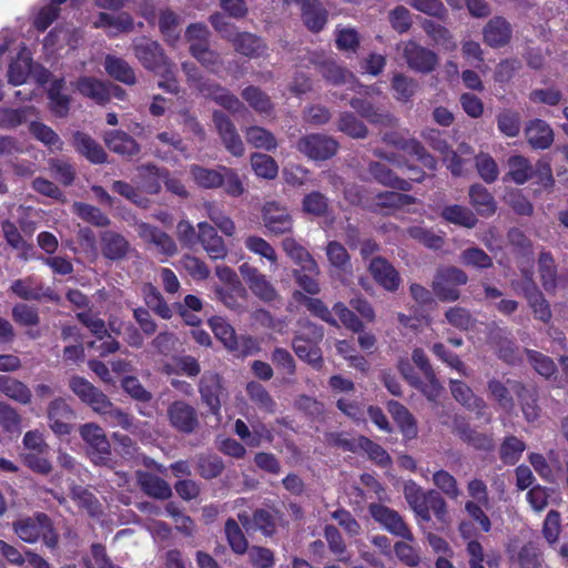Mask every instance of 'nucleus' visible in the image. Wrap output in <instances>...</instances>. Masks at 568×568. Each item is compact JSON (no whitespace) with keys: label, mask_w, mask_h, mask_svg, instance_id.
<instances>
[{"label":"nucleus","mask_w":568,"mask_h":568,"mask_svg":"<svg viewBox=\"0 0 568 568\" xmlns=\"http://www.w3.org/2000/svg\"><path fill=\"white\" fill-rule=\"evenodd\" d=\"M13 529L18 537L28 544H33L42 538L49 548L57 546V536L53 532L49 517L44 514L21 518L13 524Z\"/></svg>","instance_id":"nucleus-2"},{"label":"nucleus","mask_w":568,"mask_h":568,"mask_svg":"<svg viewBox=\"0 0 568 568\" xmlns=\"http://www.w3.org/2000/svg\"><path fill=\"white\" fill-rule=\"evenodd\" d=\"M251 165L255 174L272 180L277 175L278 166L273 158L263 153H255L251 158Z\"/></svg>","instance_id":"nucleus-61"},{"label":"nucleus","mask_w":568,"mask_h":568,"mask_svg":"<svg viewBox=\"0 0 568 568\" xmlns=\"http://www.w3.org/2000/svg\"><path fill=\"white\" fill-rule=\"evenodd\" d=\"M79 433L90 448L92 460L95 464H105L111 449L103 429L94 423H87L80 426Z\"/></svg>","instance_id":"nucleus-8"},{"label":"nucleus","mask_w":568,"mask_h":568,"mask_svg":"<svg viewBox=\"0 0 568 568\" xmlns=\"http://www.w3.org/2000/svg\"><path fill=\"white\" fill-rule=\"evenodd\" d=\"M302 19L308 30L321 31L327 22V11L317 0H303Z\"/></svg>","instance_id":"nucleus-33"},{"label":"nucleus","mask_w":568,"mask_h":568,"mask_svg":"<svg viewBox=\"0 0 568 568\" xmlns=\"http://www.w3.org/2000/svg\"><path fill=\"white\" fill-rule=\"evenodd\" d=\"M383 140L406 154L415 156V159L427 169L436 170L437 161L433 155L426 152L424 146L416 139L404 138L397 132H388L384 134Z\"/></svg>","instance_id":"nucleus-11"},{"label":"nucleus","mask_w":568,"mask_h":568,"mask_svg":"<svg viewBox=\"0 0 568 568\" xmlns=\"http://www.w3.org/2000/svg\"><path fill=\"white\" fill-rule=\"evenodd\" d=\"M190 172L194 182L200 187L216 189L221 186V174H223L222 166L217 169H206L200 165H192Z\"/></svg>","instance_id":"nucleus-50"},{"label":"nucleus","mask_w":568,"mask_h":568,"mask_svg":"<svg viewBox=\"0 0 568 568\" xmlns=\"http://www.w3.org/2000/svg\"><path fill=\"white\" fill-rule=\"evenodd\" d=\"M442 216L449 223L471 229L477 223V217L467 207L462 205H448L442 211Z\"/></svg>","instance_id":"nucleus-48"},{"label":"nucleus","mask_w":568,"mask_h":568,"mask_svg":"<svg viewBox=\"0 0 568 568\" xmlns=\"http://www.w3.org/2000/svg\"><path fill=\"white\" fill-rule=\"evenodd\" d=\"M75 150L92 163L100 164L105 162L106 153L103 148L90 135L77 132L73 136Z\"/></svg>","instance_id":"nucleus-32"},{"label":"nucleus","mask_w":568,"mask_h":568,"mask_svg":"<svg viewBox=\"0 0 568 568\" xmlns=\"http://www.w3.org/2000/svg\"><path fill=\"white\" fill-rule=\"evenodd\" d=\"M183 70L191 84L196 88L203 95L212 98L221 106L233 113L240 112L244 109L242 102L234 94H231L226 89L209 81H203L195 65L184 63Z\"/></svg>","instance_id":"nucleus-3"},{"label":"nucleus","mask_w":568,"mask_h":568,"mask_svg":"<svg viewBox=\"0 0 568 568\" xmlns=\"http://www.w3.org/2000/svg\"><path fill=\"white\" fill-rule=\"evenodd\" d=\"M368 271L375 282L388 292H395L402 284L398 271L384 257L371 260Z\"/></svg>","instance_id":"nucleus-18"},{"label":"nucleus","mask_w":568,"mask_h":568,"mask_svg":"<svg viewBox=\"0 0 568 568\" xmlns=\"http://www.w3.org/2000/svg\"><path fill=\"white\" fill-rule=\"evenodd\" d=\"M97 413L104 416L105 422L112 427H122L123 429L135 433V425L133 417L128 413L116 408L110 402V406L105 407L104 410H97Z\"/></svg>","instance_id":"nucleus-58"},{"label":"nucleus","mask_w":568,"mask_h":568,"mask_svg":"<svg viewBox=\"0 0 568 568\" xmlns=\"http://www.w3.org/2000/svg\"><path fill=\"white\" fill-rule=\"evenodd\" d=\"M108 148L121 155L131 156L139 152L140 148L135 140L123 131H111L104 138Z\"/></svg>","instance_id":"nucleus-39"},{"label":"nucleus","mask_w":568,"mask_h":568,"mask_svg":"<svg viewBox=\"0 0 568 568\" xmlns=\"http://www.w3.org/2000/svg\"><path fill=\"white\" fill-rule=\"evenodd\" d=\"M197 229V241L202 244L209 256L213 260L224 258L227 254V248L215 227L206 222H200Z\"/></svg>","instance_id":"nucleus-24"},{"label":"nucleus","mask_w":568,"mask_h":568,"mask_svg":"<svg viewBox=\"0 0 568 568\" xmlns=\"http://www.w3.org/2000/svg\"><path fill=\"white\" fill-rule=\"evenodd\" d=\"M210 326L215 337L220 339L227 349H239V337L234 328L223 317H212L210 320Z\"/></svg>","instance_id":"nucleus-44"},{"label":"nucleus","mask_w":568,"mask_h":568,"mask_svg":"<svg viewBox=\"0 0 568 568\" xmlns=\"http://www.w3.org/2000/svg\"><path fill=\"white\" fill-rule=\"evenodd\" d=\"M387 409L400 428L404 437L407 439L415 438L417 435V426L408 409L396 400L388 402Z\"/></svg>","instance_id":"nucleus-36"},{"label":"nucleus","mask_w":568,"mask_h":568,"mask_svg":"<svg viewBox=\"0 0 568 568\" xmlns=\"http://www.w3.org/2000/svg\"><path fill=\"white\" fill-rule=\"evenodd\" d=\"M405 497L418 517L426 521L430 519V515L427 514L428 493L412 484L405 487Z\"/></svg>","instance_id":"nucleus-55"},{"label":"nucleus","mask_w":568,"mask_h":568,"mask_svg":"<svg viewBox=\"0 0 568 568\" xmlns=\"http://www.w3.org/2000/svg\"><path fill=\"white\" fill-rule=\"evenodd\" d=\"M30 132L33 136L47 145L51 151H59L62 149V141L58 134L49 126L41 122H31Z\"/></svg>","instance_id":"nucleus-60"},{"label":"nucleus","mask_w":568,"mask_h":568,"mask_svg":"<svg viewBox=\"0 0 568 568\" xmlns=\"http://www.w3.org/2000/svg\"><path fill=\"white\" fill-rule=\"evenodd\" d=\"M285 253L296 263L302 271L318 274L320 270L313 256L300 245L293 237H286L282 242Z\"/></svg>","instance_id":"nucleus-29"},{"label":"nucleus","mask_w":568,"mask_h":568,"mask_svg":"<svg viewBox=\"0 0 568 568\" xmlns=\"http://www.w3.org/2000/svg\"><path fill=\"white\" fill-rule=\"evenodd\" d=\"M144 301L146 305L160 317L169 320L172 317V308L164 301L159 290L152 284H145L143 287Z\"/></svg>","instance_id":"nucleus-53"},{"label":"nucleus","mask_w":568,"mask_h":568,"mask_svg":"<svg viewBox=\"0 0 568 568\" xmlns=\"http://www.w3.org/2000/svg\"><path fill=\"white\" fill-rule=\"evenodd\" d=\"M313 64L314 68L323 75V78L334 85L338 84H354L353 74L346 69L336 63L331 54L324 52H310L307 54V63Z\"/></svg>","instance_id":"nucleus-6"},{"label":"nucleus","mask_w":568,"mask_h":568,"mask_svg":"<svg viewBox=\"0 0 568 568\" xmlns=\"http://www.w3.org/2000/svg\"><path fill=\"white\" fill-rule=\"evenodd\" d=\"M168 416L171 425L182 433H192L199 423L195 409L183 400L173 402L168 408Z\"/></svg>","instance_id":"nucleus-21"},{"label":"nucleus","mask_w":568,"mask_h":568,"mask_svg":"<svg viewBox=\"0 0 568 568\" xmlns=\"http://www.w3.org/2000/svg\"><path fill=\"white\" fill-rule=\"evenodd\" d=\"M73 417V409L63 398H57L49 404V426L55 435H69L72 430V424L70 422Z\"/></svg>","instance_id":"nucleus-17"},{"label":"nucleus","mask_w":568,"mask_h":568,"mask_svg":"<svg viewBox=\"0 0 568 568\" xmlns=\"http://www.w3.org/2000/svg\"><path fill=\"white\" fill-rule=\"evenodd\" d=\"M77 90L85 98L98 104L106 103L111 98L109 85L95 78L82 77L77 81Z\"/></svg>","instance_id":"nucleus-31"},{"label":"nucleus","mask_w":568,"mask_h":568,"mask_svg":"<svg viewBox=\"0 0 568 568\" xmlns=\"http://www.w3.org/2000/svg\"><path fill=\"white\" fill-rule=\"evenodd\" d=\"M95 28H104L109 36L114 37L120 32L128 31L132 28V19L126 13L110 14L100 13L99 18L93 22Z\"/></svg>","instance_id":"nucleus-41"},{"label":"nucleus","mask_w":568,"mask_h":568,"mask_svg":"<svg viewBox=\"0 0 568 568\" xmlns=\"http://www.w3.org/2000/svg\"><path fill=\"white\" fill-rule=\"evenodd\" d=\"M483 34L489 47L499 48L510 40L511 27L504 18L495 17L485 26Z\"/></svg>","instance_id":"nucleus-27"},{"label":"nucleus","mask_w":568,"mask_h":568,"mask_svg":"<svg viewBox=\"0 0 568 568\" xmlns=\"http://www.w3.org/2000/svg\"><path fill=\"white\" fill-rule=\"evenodd\" d=\"M32 71L38 83L44 84L49 81V71L41 67H34V69H32L31 52L26 45H21L17 59L13 60L9 65V83L12 85L23 84Z\"/></svg>","instance_id":"nucleus-5"},{"label":"nucleus","mask_w":568,"mask_h":568,"mask_svg":"<svg viewBox=\"0 0 568 568\" xmlns=\"http://www.w3.org/2000/svg\"><path fill=\"white\" fill-rule=\"evenodd\" d=\"M423 138L430 146L443 155V161L453 175L458 176L464 173L463 166L465 161L457 152L449 149L448 143L442 138V133L435 129H427L423 132Z\"/></svg>","instance_id":"nucleus-14"},{"label":"nucleus","mask_w":568,"mask_h":568,"mask_svg":"<svg viewBox=\"0 0 568 568\" xmlns=\"http://www.w3.org/2000/svg\"><path fill=\"white\" fill-rule=\"evenodd\" d=\"M305 333H297L293 342V349L298 358L307 362L314 368H321L323 364V356L317 343H313L305 338Z\"/></svg>","instance_id":"nucleus-34"},{"label":"nucleus","mask_w":568,"mask_h":568,"mask_svg":"<svg viewBox=\"0 0 568 568\" xmlns=\"http://www.w3.org/2000/svg\"><path fill=\"white\" fill-rule=\"evenodd\" d=\"M351 106L371 123L394 126L396 119L388 112L374 109L371 103L361 99L351 100Z\"/></svg>","instance_id":"nucleus-37"},{"label":"nucleus","mask_w":568,"mask_h":568,"mask_svg":"<svg viewBox=\"0 0 568 568\" xmlns=\"http://www.w3.org/2000/svg\"><path fill=\"white\" fill-rule=\"evenodd\" d=\"M369 513L372 517L378 521L385 529H387L390 534L402 537L406 540H413V534L409 528L406 526L402 517L389 509L388 507L379 504H373L369 507Z\"/></svg>","instance_id":"nucleus-15"},{"label":"nucleus","mask_w":568,"mask_h":568,"mask_svg":"<svg viewBox=\"0 0 568 568\" xmlns=\"http://www.w3.org/2000/svg\"><path fill=\"white\" fill-rule=\"evenodd\" d=\"M0 392L21 404H28L31 399V390L27 385L10 376H0Z\"/></svg>","instance_id":"nucleus-46"},{"label":"nucleus","mask_w":568,"mask_h":568,"mask_svg":"<svg viewBox=\"0 0 568 568\" xmlns=\"http://www.w3.org/2000/svg\"><path fill=\"white\" fill-rule=\"evenodd\" d=\"M239 519L242 525L246 528H255L261 530L265 536H270L274 531V519L273 516L264 509L256 510L253 515L252 524L248 520V516L246 514H240Z\"/></svg>","instance_id":"nucleus-56"},{"label":"nucleus","mask_w":568,"mask_h":568,"mask_svg":"<svg viewBox=\"0 0 568 568\" xmlns=\"http://www.w3.org/2000/svg\"><path fill=\"white\" fill-rule=\"evenodd\" d=\"M64 87L63 79L54 80L48 91L50 108L58 116H64L69 111L70 98L62 93Z\"/></svg>","instance_id":"nucleus-51"},{"label":"nucleus","mask_w":568,"mask_h":568,"mask_svg":"<svg viewBox=\"0 0 568 568\" xmlns=\"http://www.w3.org/2000/svg\"><path fill=\"white\" fill-rule=\"evenodd\" d=\"M525 134L528 143L534 149L545 150L554 142L552 129L549 124L539 119L532 120L527 124Z\"/></svg>","instance_id":"nucleus-28"},{"label":"nucleus","mask_w":568,"mask_h":568,"mask_svg":"<svg viewBox=\"0 0 568 568\" xmlns=\"http://www.w3.org/2000/svg\"><path fill=\"white\" fill-rule=\"evenodd\" d=\"M402 45L403 55L412 70L420 73H429L436 68L438 57L434 51L419 45L413 40L404 42Z\"/></svg>","instance_id":"nucleus-9"},{"label":"nucleus","mask_w":568,"mask_h":568,"mask_svg":"<svg viewBox=\"0 0 568 568\" xmlns=\"http://www.w3.org/2000/svg\"><path fill=\"white\" fill-rule=\"evenodd\" d=\"M471 205L483 216H490L496 211V202L486 187L475 184L469 190Z\"/></svg>","instance_id":"nucleus-43"},{"label":"nucleus","mask_w":568,"mask_h":568,"mask_svg":"<svg viewBox=\"0 0 568 568\" xmlns=\"http://www.w3.org/2000/svg\"><path fill=\"white\" fill-rule=\"evenodd\" d=\"M525 352L527 354L528 362L540 376L550 378L555 375L557 366L549 356L534 349H526Z\"/></svg>","instance_id":"nucleus-62"},{"label":"nucleus","mask_w":568,"mask_h":568,"mask_svg":"<svg viewBox=\"0 0 568 568\" xmlns=\"http://www.w3.org/2000/svg\"><path fill=\"white\" fill-rule=\"evenodd\" d=\"M73 212L83 221L91 223L95 226H106L110 223L109 217L101 212L100 209L90 204L75 202L73 204Z\"/></svg>","instance_id":"nucleus-64"},{"label":"nucleus","mask_w":568,"mask_h":568,"mask_svg":"<svg viewBox=\"0 0 568 568\" xmlns=\"http://www.w3.org/2000/svg\"><path fill=\"white\" fill-rule=\"evenodd\" d=\"M508 175L516 184H524L534 176V169L523 155H513L508 159Z\"/></svg>","instance_id":"nucleus-52"},{"label":"nucleus","mask_w":568,"mask_h":568,"mask_svg":"<svg viewBox=\"0 0 568 568\" xmlns=\"http://www.w3.org/2000/svg\"><path fill=\"white\" fill-rule=\"evenodd\" d=\"M466 550L469 557V568H485V565L489 568L499 566V556L495 552L485 554L483 546L476 540L469 541Z\"/></svg>","instance_id":"nucleus-42"},{"label":"nucleus","mask_w":568,"mask_h":568,"mask_svg":"<svg viewBox=\"0 0 568 568\" xmlns=\"http://www.w3.org/2000/svg\"><path fill=\"white\" fill-rule=\"evenodd\" d=\"M138 176L145 192L156 194L161 190V181L164 180L165 173L152 164H145L138 168Z\"/></svg>","instance_id":"nucleus-47"},{"label":"nucleus","mask_w":568,"mask_h":568,"mask_svg":"<svg viewBox=\"0 0 568 568\" xmlns=\"http://www.w3.org/2000/svg\"><path fill=\"white\" fill-rule=\"evenodd\" d=\"M243 99L258 113L268 114L272 111L270 98L256 87H247L242 92Z\"/></svg>","instance_id":"nucleus-63"},{"label":"nucleus","mask_w":568,"mask_h":568,"mask_svg":"<svg viewBox=\"0 0 568 568\" xmlns=\"http://www.w3.org/2000/svg\"><path fill=\"white\" fill-rule=\"evenodd\" d=\"M211 23L223 38L232 41L235 50L246 57H258L264 50L263 41L252 33L235 32L233 28L225 21L224 17L215 14L211 17Z\"/></svg>","instance_id":"nucleus-4"},{"label":"nucleus","mask_w":568,"mask_h":568,"mask_svg":"<svg viewBox=\"0 0 568 568\" xmlns=\"http://www.w3.org/2000/svg\"><path fill=\"white\" fill-rule=\"evenodd\" d=\"M102 254L109 260H120L129 250L128 241L120 234L105 231L101 234Z\"/></svg>","instance_id":"nucleus-38"},{"label":"nucleus","mask_w":568,"mask_h":568,"mask_svg":"<svg viewBox=\"0 0 568 568\" xmlns=\"http://www.w3.org/2000/svg\"><path fill=\"white\" fill-rule=\"evenodd\" d=\"M139 236L155 246V248L166 256L174 255L178 251L176 244L171 236L160 229L146 223L138 224Z\"/></svg>","instance_id":"nucleus-25"},{"label":"nucleus","mask_w":568,"mask_h":568,"mask_svg":"<svg viewBox=\"0 0 568 568\" xmlns=\"http://www.w3.org/2000/svg\"><path fill=\"white\" fill-rule=\"evenodd\" d=\"M467 275L462 270L449 266L440 268L433 282V291L435 295L444 302H453L458 300L459 291L458 288H444V282H447L452 285H464L467 283Z\"/></svg>","instance_id":"nucleus-10"},{"label":"nucleus","mask_w":568,"mask_h":568,"mask_svg":"<svg viewBox=\"0 0 568 568\" xmlns=\"http://www.w3.org/2000/svg\"><path fill=\"white\" fill-rule=\"evenodd\" d=\"M134 52L146 69L163 78L159 82L160 88L171 93L178 91V82L173 75L172 65L156 41L141 38L134 43Z\"/></svg>","instance_id":"nucleus-1"},{"label":"nucleus","mask_w":568,"mask_h":568,"mask_svg":"<svg viewBox=\"0 0 568 568\" xmlns=\"http://www.w3.org/2000/svg\"><path fill=\"white\" fill-rule=\"evenodd\" d=\"M489 396L496 400L501 409L505 412L513 410L515 404L510 393H516L519 398H523V393H526V388L519 382L507 381V384H503L497 379H491L488 383Z\"/></svg>","instance_id":"nucleus-20"},{"label":"nucleus","mask_w":568,"mask_h":568,"mask_svg":"<svg viewBox=\"0 0 568 568\" xmlns=\"http://www.w3.org/2000/svg\"><path fill=\"white\" fill-rule=\"evenodd\" d=\"M199 392L203 403L209 407L210 412L215 416H220L221 397L223 395L220 376L214 373L203 374L200 379Z\"/></svg>","instance_id":"nucleus-19"},{"label":"nucleus","mask_w":568,"mask_h":568,"mask_svg":"<svg viewBox=\"0 0 568 568\" xmlns=\"http://www.w3.org/2000/svg\"><path fill=\"white\" fill-rule=\"evenodd\" d=\"M213 121L226 150L235 156H241L244 144L230 119L221 112H214Z\"/></svg>","instance_id":"nucleus-23"},{"label":"nucleus","mask_w":568,"mask_h":568,"mask_svg":"<svg viewBox=\"0 0 568 568\" xmlns=\"http://www.w3.org/2000/svg\"><path fill=\"white\" fill-rule=\"evenodd\" d=\"M423 28L433 41L443 49L454 51L457 48L456 41L445 27L433 21H425Z\"/></svg>","instance_id":"nucleus-57"},{"label":"nucleus","mask_w":568,"mask_h":568,"mask_svg":"<svg viewBox=\"0 0 568 568\" xmlns=\"http://www.w3.org/2000/svg\"><path fill=\"white\" fill-rule=\"evenodd\" d=\"M138 481L142 490L154 498L166 499L172 494L170 485L155 475L139 471Z\"/></svg>","instance_id":"nucleus-40"},{"label":"nucleus","mask_w":568,"mask_h":568,"mask_svg":"<svg viewBox=\"0 0 568 568\" xmlns=\"http://www.w3.org/2000/svg\"><path fill=\"white\" fill-rule=\"evenodd\" d=\"M80 39L81 33L74 28H55L45 37L43 47L49 53H53L57 49L62 48L63 43L75 48Z\"/></svg>","instance_id":"nucleus-35"},{"label":"nucleus","mask_w":568,"mask_h":568,"mask_svg":"<svg viewBox=\"0 0 568 568\" xmlns=\"http://www.w3.org/2000/svg\"><path fill=\"white\" fill-rule=\"evenodd\" d=\"M240 274L248 285L251 292L264 302L276 300L277 293L267 277L262 274L255 266L243 263L239 267Z\"/></svg>","instance_id":"nucleus-13"},{"label":"nucleus","mask_w":568,"mask_h":568,"mask_svg":"<svg viewBox=\"0 0 568 568\" xmlns=\"http://www.w3.org/2000/svg\"><path fill=\"white\" fill-rule=\"evenodd\" d=\"M372 175L382 184L398 189L402 191H409L410 183L406 180L398 179L395 174L382 163H373L369 166Z\"/></svg>","instance_id":"nucleus-54"},{"label":"nucleus","mask_w":568,"mask_h":568,"mask_svg":"<svg viewBox=\"0 0 568 568\" xmlns=\"http://www.w3.org/2000/svg\"><path fill=\"white\" fill-rule=\"evenodd\" d=\"M105 71L113 79L125 84H133L135 82V74L132 68L121 58L106 55L104 61Z\"/></svg>","instance_id":"nucleus-45"},{"label":"nucleus","mask_w":568,"mask_h":568,"mask_svg":"<svg viewBox=\"0 0 568 568\" xmlns=\"http://www.w3.org/2000/svg\"><path fill=\"white\" fill-rule=\"evenodd\" d=\"M263 221L273 234H283L292 230V219L286 209L275 202L266 203L263 207Z\"/></svg>","instance_id":"nucleus-26"},{"label":"nucleus","mask_w":568,"mask_h":568,"mask_svg":"<svg viewBox=\"0 0 568 568\" xmlns=\"http://www.w3.org/2000/svg\"><path fill=\"white\" fill-rule=\"evenodd\" d=\"M338 143L331 136L320 133L307 134L296 143V149L314 161H324L337 152Z\"/></svg>","instance_id":"nucleus-7"},{"label":"nucleus","mask_w":568,"mask_h":568,"mask_svg":"<svg viewBox=\"0 0 568 568\" xmlns=\"http://www.w3.org/2000/svg\"><path fill=\"white\" fill-rule=\"evenodd\" d=\"M71 390L94 412L104 410L110 406L109 398L89 381L83 377L74 376L70 379Z\"/></svg>","instance_id":"nucleus-16"},{"label":"nucleus","mask_w":568,"mask_h":568,"mask_svg":"<svg viewBox=\"0 0 568 568\" xmlns=\"http://www.w3.org/2000/svg\"><path fill=\"white\" fill-rule=\"evenodd\" d=\"M523 275L525 277V282L521 290L532 308L535 317L547 323L551 318L549 304L532 282V273L530 271L523 270Z\"/></svg>","instance_id":"nucleus-22"},{"label":"nucleus","mask_w":568,"mask_h":568,"mask_svg":"<svg viewBox=\"0 0 568 568\" xmlns=\"http://www.w3.org/2000/svg\"><path fill=\"white\" fill-rule=\"evenodd\" d=\"M11 292L22 300L47 298L48 301L59 302L60 296L49 286H44L40 280L34 276L16 280L10 286Z\"/></svg>","instance_id":"nucleus-12"},{"label":"nucleus","mask_w":568,"mask_h":568,"mask_svg":"<svg viewBox=\"0 0 568 568\" xmlns=\"http://www.w3.org/2000/svg\"><path fill=\"white\" fill-rule=\"evenodd\" d=\"M450 392L454 398L470 410L484 416L486 410L485 402L477 397L471 388L462 381L450 379Z\"/></svg>","instance_id":"nucleus-30"},{"label":"nucleus","mask_w":568,"mask_h":568,"mask_svg":"<svg viewBox=\"0 0 568 568\" xmlns=\"http://www.w3.org/2000/svg\"><path fill=\"white\" fill-rule=\"evenodd\" d=\"M246 140L256 149H264L266 151L274 150L277 145L275 136L267 130L261 126H251L245 132Z\"/></svg>","instance_id":"nucleus-59"},{"label":"nucleus","mask_w":568,"mask_h":568,"mask_svg":"<svg viewBox=\"0 0 568 568\" xmlns=\"http://www.w3.org/2000/svg\"><path fill=\"white\" fill-rule=\"evenodd\" d=\"M326 255L332 267L336 271L351 274V258L346 248L336 241H331L326 246Z\"/></svg>","instance_id":"nucleus-49"}]
</instances>
